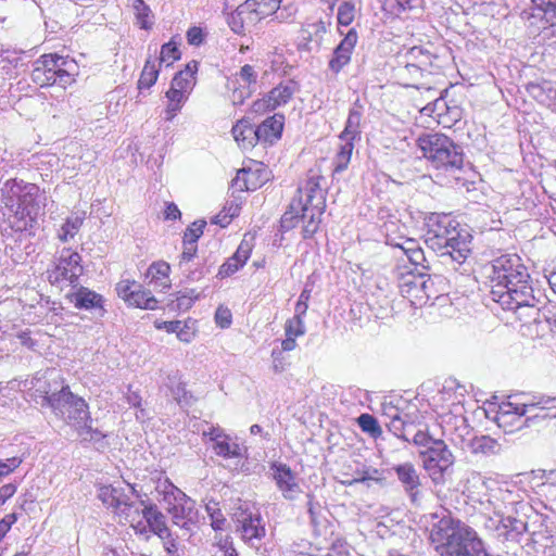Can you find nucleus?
<instances>
[{"mask_svg": "<svg viewBox=\"0 0 556 556\" xmlns=\"http://www.w3.org/2000/svg\"><path fill=\"white\" fill-rule=\"evenodd\" d=\"M43 194L35 184L22 179H8L0 189V231L10 249H24L29 253L30 240L38 229L37 216Z\"/></svg>", "mask_w": 556, "mask_h": 556, "instance_id": "f257e3e1", "label": "nucleus"}, {"mask_svg": "<svg viewBox=\"0 0 556 556\" xmlns=\"http://www.w3.org/2000/svg\"><path fill=\"white\" fill-rule=\"evenodd\" d=\"M425 243L457 270L470 252V236L447 214L432 213L426 218Z\"/></svg>", "mask_w": 556, "mask_h": 556, "instance_id": "f03ea898", "label": "nucleus"}, {"mask_svg": "<svg viewBox=\"0 0 556 556\" xmlns=\"http://www.w3.org/2000/svg\"><path fill=\"white\" fill-rule=\"evenodd\" d=\"M288 211L281 216L280 227L283 231L293 229L302 223V236L312 238L319 229L321 216L326 208V192L319 184V177H311L298 189Z\"/></svg>", "mask_w": 556, "mask_h": 556, "instance_id": "7ed1b4c3", "label": "nucleus"}, {"mask_svg": "<svg viewBox=\"0 0 556 556\" xmlns=\"http://www.w3.org/2000/svg\"><path fill=\"white\" fill-rule=\"evenodd\" d=\"M430 540L441 556H486L476 531L451 516L432 526Z\"/></svg>", "mask_w": 556, "mask_h": 556, "instance_id": "20e7f679", "label": "nucleus"}, {"mask_svg": "<svg viewBox=\"0 0 556 556\" xmlns=\"http://www.w3.org/2000/svg\"><path fill=\"white\" fill-rule=\"evenodd\" d=\"M530 275L526 267H519V273L500 285H491L489 311L498 315L500 308L505 312H516L521 307H535L540 300L535 296L531 287Z\"/></svg>", "mask_w": 556, "mask_h": 556, "instance_id": "39448f33", "label": "nucleus"}, {"mask_svg": "<svg viewBox=\"0 0 556 556\" xmlns=\"http://www.w3.org/2000/svg\"><path fill=\"white\" fill-rule=\"evenodd\" d=\"M132 496L139 497L134 486L129 485L128 491L123 486L112 484L101 485L98 490V498L119 521L129 522L137 534H147V526L142 517V508L147 505L144 501H132Z\"/></svg>", "mask_w": 556, "mask_h": 556, "instance_id": "423d86ee", "label": "nucleus"}, {"mask_svg": "<svg viewBox=\"0 0 556 556\" xmlns=\"http://www.w3.org/2000/svg\"><path fill=\"white\" fill-rule=\"evenodd\" d=\"M417 147L434 169L454 174L464 165L463 148L443 134H425L418 137Z\"/></svg>", "mask_w": 556, "mask_h": 556, "instance_id": "0eeeda50", "label": "nucleus"}, {"mask_svg": "<svg viewBox=\"0 0 556 556\" xmlns=\"http://www.w3.org/2000/svg\"><path fill=\"white\" fill-rule=\"evenodd\" d=\"M37 391L39 394L35 397L36 404L50 407L76 432L85 424L92 422L88 404L83 397L71 392L68 384L52 394H49L46 389Z\"/></svg>", "mask_w": 556, "mask_h": 556, "instance_id": "6e6552de", "label": "nucleus"}, {"mask_svg": "<svg viewBox=\"0 0 556 556\" xmlns=\"http://www.w3.org/2000/svg\"><path fill=\"white\" fill-rule=\"evenodd\" d=\"M523 409L521 413L511 412L510 409H501L496 412L493 417V422L498 429H502L505 433H511L515 430L520 429L522 420L521 416L527 413H531L534 409L544 412L543 414L535 413V417H556V399L548 396H540L538 401H530L523 403Z\"/></svg>", "mask_w": 556, "mask_h": 556, "instance_id": "1a4fd4ad", "label": "nucleus"}, {"mask_svg": "<svg viewBox=\"0 0 556 556\" xmlns=\"http://www.w3.org/2000/svg\"><path fill=\"white\" fill-rule=\"evenodd\" d=\"M424 468L431 480L435 483H443L444 476L454 464V456L442 440H437L429 448L420 452Z\"/></svg>", "mask_w": 556, "mask_h": 556, "instance_id": "9d476101", "label": "nucleus"}, {"mask_svg": "<svg viewBox=\"0 0 556 556\" xmlns=\"http://www.w3.org/2000/svg\"><path fill=\"white\" fill-rule=\"evenodd\" d=\"M84 268L81 257L77 252L71 249H63L58 258L55 268L49 278L53 282H67L72 287L78 286L79 277L83 275Z\"/></svg>", "mask_w": 556, "mask_h": 556, "instance_id": "9b49d317", "label": "nucleus"}, {"mask_svg": "<svg viewBox=\"0 0 556 556\" xmlns=\"http://www.w3.org/2000/svg\"><path fill=\"white\" fill-rule=\"evenodd\" d=\"M269 179L270 172L262 162L250 161L248 165L238 170L237 176L232 179V192L254 191Z\"/></svg>", "mask_w": 556, "mask_h": 556, "instance_id": "f8f14e48", "label": "nucleus"}, {"mask_svg": "<svg viewBox=\"0 0 556 556\" xmlns=\"http://www.w3.org/2000/svg\"><path fill=\"white\" fill-rule=\"evenodd\" d=\"M492 520L494 526L493 536L501 543L506 545L509 549L513 545L520 542L526 531V523L522 520L508 517H500L497 520Z\"/></svg>", "mask_w": 556, "mask_h": 556, "instance_id": "ddd939ff", "label": "nucleus"}, {"mask_svg": "<svg viewBox=\"0 0 556 556\" xmlns=\"http://www.w3.org/2000/svg\"><path fill=\"white\" fill-rule=\"evenodd\" d=\"M271 477L282 497L287 501H295L302 493L296 475L291 468L281 463H274L270 466Z\"/></svg>", "mask_w": 556, "mask_h": 556, "instance_id": "4468645a", "label": "nucleus"}, {"mask_svg": "<svg viewBox=\"0 0 556 556\" xmlns=\"http://www.w3.org/2000/svg\"><path fill=\"white\" fill-rule=\"evenodd\" d=\"M41 58L42 62H46L56 77H59L60 87L66 88L75 83L79 66L74 59L58 53L43 54Z\"/></svg>", "mask_w": 556, "mask_h": 556, "instance_id": "2eb2a0df", "label": "nucleus"}, {"mask_svg": "<svg viewBox=\"0 0 556 556\" xmlns=\"http://www.w3.org/2000/svg\"><path fill=\"white\" fill-rule=\"evenodd\" d=\"M492 273L489 274V280L492 285H500L509 279L514 274L519 273L520 258L516 254L489 255Z\"/></svg>", "mask_w": 556, "mask_h": 556, "instance_id": "dca6fc26", "label": "nucleus"}, {"mask_svg": "<svg viewBox=\"0 0 556 556\" xmlns=\"http://www.w3.org/2000/svg\"><path fill=\"white\" fill-rule=\"evenodd\" d=\"M241 539L251 547L258 548L266 534L265 523L260 514H243L239 520Z\"/></svg>", "mask_w": 556, "mask_h": 556, "instance_id": "f3484780", "label": "nucleus"}, {"mask_svg": "<svg viewBox=\"0 0 556 556\" xmlns=\"http://www.w3.org/2000/svg\"><path fill=\"white\" fill-rule=\"evenodd\" d=\"M298 90V84L293 80H287L273 88L266 99L255 101L253 110L260 112L262 110H275L276 108L288 103Z\"/></svg>", "mask_w": 556, "mask_h": 556, "instance_id": "a211bd4d", "label": "nucleus"}, {"mask_svg": "<svg viewBox=\"0 0 556 556\" xmlns=\"http://www.w3.org/2000/svg\"><path fill=\"white\" fill-rule=\"evenodd\" d=\"M357 40V31L354 28L349 29L344 38L334 48L332 56L329 60L328 66L332 73H340L341 70L351 62V56Z\"/></svg>", "mask_w": 556, "mask_h": 556, "instance_id": "6ab92c4d", "label": "nucleus"}, {"mask_svg": "<svg viewBox=\"0 0 556 556\" xmlns=\"http://www.w3.org/2000/svg\"><path fill=\"white\" fill-rule=\"evenodd\" d=\"M177 527L191 531L198 520L195 503L189 496L185 497L174 506L165 507Z\"/></svg>", "mask_w": 556, "mask_h": 556, "instance_id": "aec40b11", "label": "nucleus"}, {"mask_svg": "<svg viewBox=\"0 0 556 556\" xmlns=\"http://www.w3.org/2000/svg\"><path fill=\"white\" fill-rule=\"evenodd\" d=\"M399 288L401 294L413 305L422 306L427 304V295L422 291V288H425V274L414 275L408 273L403 275Z\"/></svg>", "mask_w": 556, "mask_h": 556, "instance_id": "412c9836", "label": "nucleus"}, {"mask_svg": "<svg viewBox=\"0 0 556 556\" xmlns=\"http://www.w3.org/2000/svg\"><path fill=\"white\" fill-rule=\"evenodd\" d=\"M205 226V220H195L186 229L182 240L184 251L178 264L180 270H187V264L194 258L198 251L197 241L203 235Z\"/></svg>", "mask_w": 556, "mask_h": 556, "instance_id": "4be33fe9", "label": "nucleus"}, {"mask_svg": "<svg viewBox=\"0 0 556 556\" xmlns=\"http://www.w3.org/2000/svg\"><path fill=\"white\" fill-rule=\"evenodd\" d=\"M393 469L405 493L409 496L413 503H416L421 495V481L417 469L410 463L400 464Z\"/></svg>", "mask_w": 556, "mask_h": 556, "instance_id": "5701e85b", "label": "nucleus"}, {"mask_svg": "<svg viewBox=\"0 0 556 556\" xmlns=\"http://www.w3.org/2000/svg\"><path fill=\"white\" fill-rule=\"evenodd\" d=\"M142 517L143 521L147 526V538H149V533L152 532L159 538H164V535H168V527L166 523L165 515L157 508V506L153 503H149L142 508Z\"/></svg>", "mask_w": 556, "mask_h": 556, "instance_id": "b1692460", "label": "nucleus"}, {"mask_svg": "<svg viewBox=\"0 0 556 556\" xmlns=\"http://www.w3.org/2000/svg\"><path fill=\"white\" fill-rule=\"evenodd\" d=\"M283 115L275 114L255 127L257 142L264 141L273 143L274 141L280 139L283 130Z\"/></svg>", "mask_w": 556, "mask_h": 556, "instance_id": "393cba45", "label": "nucleus"}, {"mask_svg": "<svg viewBox=\"0 0 556 556\" xmlns=\"http://www.w3.org/2000/svg\"><path fill=\"white\" fill-rule=\"evenodd\" d=\"M399 56L415 64L427 73H431V68L435 66L434 62L438 60V56L433 52L421 46L412 47L405 52L400 53Z\"/></svg>", "mask_w": 556, "mask_h": 556, "instance_id": "a878e982", "label": "nucleus"}, {"mask_svg": "<svg viewBox=\"0 0 556 556\" xmlns=\"http://www.w3.org/2000/svg\"><path fill=\"white\" fill-rule=\"evenodd\" d=\"M465 493L471 503L483 505L486 497V478L480 472H471L467 478Z\"/></svg>", "mask_w": 556, "mask_h": 556, "instance_id": "bb28decb", "label": "nucleus"}, {"mask_svg": "<svg viewBox=\"0 0 556 556\" xmlns=\"http://www.w3.org/2000/svg\"><path fill=\"white\" fill-rule=\"evenodd\" d=\"M387 243L401 249L414 265H421L425 262L424 251L415 239L400 237L399 241H394L388 237Z\"/></svg>", "mask_w": 556, "mask_h": 556, "instance_id": "cd10ccee", "label": "nucleus"}, {"mask_svg": "<svg viewBox=\"0 0 556 556\" xmlns=\"http://www.w3.org/2000/svg\"><path fill=\"white\" fill-rule=\"evenodd\" d=\"M425 71L413 63L397 56V65L394 68V75L403 86H415L414 83L419 80Z\"/></svg>", "mask_w": 556, "mask_h": 556, "instance_id": "c85d7f7f", "label": "nucleus"}, {"mask_svg": "<svg viewBox=\"0 0 556 556\" xmlns=\"http://www.w3.org/2000/svg\"><path fill=\"white\" fill-rule=\"evenodd\" d=\"M281 0H247L245 9L251 12V16L255 24L263 18L277 13Z\"/></svg>", "mask_w": 556, "mask_h": 556, "instance_id": "c756f323", "label": "nucleus"}, {"mask_svg": "<svg viewBox=\"0 0 556 556\" xmlns=\"http://www.w3.org/2000/svg\"><path fill=\"white\" fill-rule=\"evenodd\" d=\"M198 68L199 63L197 61L189 62L186 65L185 70L178 72L174 76L170 86L180 89L184 93H187V96H189L195 85L194 75L197 74Z\"/></svg>", "mask_w": 556, "mask_h": 556, "instance_id": "7c9ffc66", "label": "nucleus"}, {"mask_svg": "<svg viewBox=\"0 0 556 556\" xmlns=\"http://www.w3.org/2000/svg\"><path fill=\"white\" fill-rule=\"evenodd\" d=\"M231 132L237 143L244 150L253 148L257 142L255 127L245 119L239 121Z\"/></svg>", "mask_w": 556, "mask_h": 556, "instance_id": "2f4dec72", "label": "nucleus"}, {"mask_svg": "<svg viewBox=\"0 0 556 556\" xmlns=\"http://www.w3.org/2000/svg\"><path fill=\"white\" fill-rule=\"evenodd\" d=\"M531 16L538 17L551 27H556V0H531Z\"/></svg>", "mask_w": 556, "mask_h": 556, "instance_id": "473e14b6", "label": "nucleus"}, {"mask_svg": "<svg viewBox=\"0 0 556 556\" xmlns=\"http://www.w3.org/2000/svg\"><path fill=\"white\" fill-rule=\"evenodd\" d=\"M30 78L33 83L40 87L59 86V77L46 62H42L41 56L34 62Z\"/></svg>", "mask_w": 556, "mask_h": 556, "instance_id": "72a5a7b5", "label": "nucleus"}, {"mask_svg": "<svg viewBox=\"0 0 556 556\" xmlns=\"http://www.w3.org/2000/svg\"><path fill=\"white\" fill-rule=\"evenodd\" d=\"M416 417L412 414L407 413L400 418L394 420L386 421V426L390 432H392L396 438L410 442L409 434L415 427Z\"/></svg>", "mask_w": 556, "mask_h": 556, "instance_id": "f704fd0d", "label": "nucleus"}, {"mask_svg": "<svg viewBox=\"0 0 556 556\" xmlns=\"http://www.w3.org/2000/svg\"><path fill=\"white\" fill-rule=\"evenodd\" d=\"M74 303L77 308L103 311L102 295L84 287L74 294Z\"/></svg>", "mask_w": 556, "mask_h": 556, "instance_id": "c9c22d12", "label": "nucleus"}, {"mask_svg": "<svg viewBox=\"0 0 556 556\" xmlns=\"http://www.w3.org/2000/svg\"><path fill=\"white\" fill-rule=\"evenodd\" d=\"M128 5L134 11L137 25L141 29H151L154 24V15L150 7L143 0H128Z\"/></svg>", "mask_w": 556, "mask_h": 556, "instance_id": "e433bc0d", "label": "nucleus"}, {"mask_svg": "<svg viewBox=\"0 0 556 556\" xmlns=\"http://www.w3.org/2000/svg\"><path fill=\"white\" fill-rule=\"evenodd\" d=\"M228 25L236 34L244 31L245 27L256 25L251 16V12L245 9V4H240L235 12L228 16Z\"/></svg>", "mask_w": 556, "mask_h": 556, "instance_id": "4c0bfd02", "label": "nucleus"}, {"mask_svg": "<svg viewBox=\"0 0 556 556\" xmlns=\"http://www.w3.org/2000/svg\"><path fill=\"white\" fill-rule=\"evenodd\" d=\"M169 271L170 266L168 263L163 261L154 262L148 268L147 277L151 278V282H154L155 287L167 289L170 287Z\"/></svg>", "mask_w": 556, "mask_h": 556, "instance_id": "58836bf2", "label": "nucleus"}, {"mask_svg": "<svg viewBox=\"0 0 556 556\" xmlns=\"http://www.w3.org/2000/svg\"><path fill=\"white\" fill-rule=\"evenodd\" d=\"M156 492L159 495H162L160 501H162L166 507L174 506L176 503L187 497L181 490L167 479L157 484Z\"/></svg>", "mask_w": 556, "mask_h": 556, "instance_id": "ea45409f", "label": "nucleus"}, {"mask_svg": "<svg viewBox=\"0 0 556 556\" xmlns=\"http://www.w3.org/2000/svg\"><path fill=\"white\" fill-rule=\"evenodd\" d=\"M85 216L86 213L83 212L67 217L58 232L59 239L63 242H67L70 239H73L79 231L85 220Z\"/></svg>", "mask_w": 556, "mask_h": 556, "instance_id": "a19ab883", "label": "nucleus"}, {"mask_svg": "<svg viewBox=\"0 0 556 556\" xmlns=\"http://www.w3.org/2000/svg\"><path fill=\"white\" fill-rule=\"evenodd\" d=\"M76 433L81 442L93 443L98 450L108 446L106 434L98 428H92L91 422L85 424Z\"/></svg>", "mask_w": 556, "mask_h": 556, "instance_id": "79ce46f5", "label": "nucleus"}, {"mask_svg": "<svg viewBox=\"0 0 556 556\" xmlns=\"http://www.w3.org/2000/svg\"><path fill=\"white\" fill-rule=\"evenodd\" d=\"M361 119L362 112L356 109H351L345 123L343 131L340 134V139H348L355 141L361 138Z\"/></svg>", "mask_w": 556, "mask_h": 556, "instance_id": "37998d69", "label": "nucleus"}, {"mask_svg": "<svg viewBox=\"0 0 556 556\" xmlns=\"http://www.w3.org/2000/svg\"><path fill=\"white\" fill-rule=\"evenodd\" d=\"M156 63V59H152L151 56L147 59L138 80V89L140 91L151 88L156 83L160 73L159 65Z\"/></svg>", "mask_w": 556, "mask_h": 556, "instance_id": "c03bdc74", "label": "nucleus"}, {"mask_svg": "<svg viewBox=\"0 0 556 556\" xmlns=\"http://www.w3.org/2000/svg\"><path fill=\"white\" fill-rule=\"evenodd\" d=\"M527 90L540 102H545L546 100L556 102V87L551 81H543L541 84L530 83L527 86Z\"/></svg>", "mask_w": 556, "mask_h": 556, "instance_id": "a18cd8bd", "label": "nucleus"}, {"mask_svg": "<svg viewBox=\"0 0 556 556\" xmlns=\"http://www.w3.org/2000/svg\"><path fill=\"white\" fill-rule=\"evenodd\" d=\"M129 305L144 309L157 308V300L151 295L150 291L142 289L141 285L135 290L134 294L127 302Z\"/></svg>", "mask_w": 556, "mask_h": 556, "instance_id": "49530a36", "label": "nucleus"}, {"mask_svg": "<svg viewBox=\"0 0 556 556\" xmlns=\"http://www.w3.org/2000/svg\"><path fill=\"white\" fill-rule=\"evenodd\" d=\"M342 141L339 151L337 152L333 165L334 172L340 173L348 168L351 161L352 152L354 149V141L348 139H340Z\"/></svg>", "mask_w": 556, "mask_h": 556, "instance_id": "de8ad7c7", "label": "nucleus"}, {"mask_svg": "<svg viewBox=\"0 0 556 556\" xmlns=\"http://www.w3.org/2000/svg\"><path fill=\"white\" fill-rule=\"evenodd\" d=\"M356 422L361 430L370 438L376 440L382 435V428L375 416L363 413L357 417Z\"/></svg>", "mask_w": 556, "mask_h": 556, "instance_id": "09e8293b", "label": "nucleus"}, {"mask_svg": "<svg viewBox=\"0 0 556 556\" xmlns=\"http://www.w3.org/2000/svg\"><path fill=\"white\" fill-rule=\"evenodd\" d=\"M402 405L405 402L402 399L390 397L386 399L381 404V414L386 418V421L394 420L407 414Z\"/></svg>", "mask_w": 556, "mask_h": 556, "instance_id": "8fccbe9b", "label": "nucleus"}, {"mask_svg": "<svg viewBox=\"0 0 556 556\" xmlns=\"http://www.w3.org/2000/svg\"><path fill=\"white\" fill-rule=\"evenodd\" d=\"M215 454L224 458H235L241 456V447L238 443L231 442L229 437L226 435L224 439L212 445Z\"/></svg>", "mask_w": 556, "mask_h": 556, "instance_id": "3c124183", "label": "nucleus"}, {"mask_svg": "<svg viewBox=\"0 0 556 556\" xmlns=\"http://www.w3.org/2000/svg\"><path fill=\"white\" fill-rule=\"evenodd\" d=\"M422 0H383V9L394 15L421 7Z\"/></svg>", "mask_w": 556, "mask_h": 556, "instance_id": "603ef678", "label": "nucleus"}, {"mask_svg": "<svg viewBox=\"0 0 556 556\" xmlns=\"http://www.w3.org/2000/svg\"><path fill=\"white\" fill-rule=\"evenodd\" d=\"M235 80L240 87L255 91L257 85V73L252 65L245 64L235 75Z\"/></svg>", "mask_w": 556, "mask_h": 556, "instance_id": "864d4df0", "label": "nucleus"}, {"mask_svg": "<svg viewBox=\"0 0 556 556\" xmlns=\"http://www.w3.org/2000/svg\"><path fill=\"white\" fill-rule=\"evenodd\" d=\"M329 26L330 21L319 20L313 23H307L303 27V33L306 34L304 38L311 41L320 42Z\"/></svg>", "mask_w": 556, "mask_h": 556, "instance_id": "5fc2aeb1", "label": "nucleus"}, {"mask_svg": "<svg viewBox=\"0 0 556 556\" xmlns=\"http://www.w3.org/2000/svg\"><path fill=\"white\" fill-rule=\"evenodd\" d=\"M356 7L354 0L343 1L338 8V24L349 26L355 18Z\"/></svg>", "mask_w": 556, "mask_h": 556, "instance_id": "6e6d98bb", "label": "nucleus"}, {"mask_svg": "<svg viewBox=\"0 0 556 556\" xmlns=\"http://www.w3.org/2000/svg\"><path fill=\"white\" fill-rule=\"evenodd\" d=\"M241 210V202L237 199H233L231 201H228L224 211H226L225 215L222 219H219V216H216L212 222L214 224H219L220 226L225 227L230 223V220L238 216Z\"/></svg>", "mask_w": 556, "mask_h": 556, "instance_id": "4d7b16f0", "label": "nucleus"}, {"mask_svg": "<svg viewBox=\"0 0 556 556\" xmlns=\"http://www.w3.org/2000/svg\"><path fill=\"white\" fill-rule=\"evenodd\" d=\"M169 395L180 405L189 406L193 401V396L185 389V384H170L168 388Z\"/></svg>", "mask_w": 556, "mask_h": 556, "instance_id": "13d9d810", "label": "nucleus"}, {"mask_svg": "<svg viewBox=\"0 0 556 556\" xmlns=\"http://www.w3.org/2000/svg\"><path fill=\"white\" fill-rule=\"evenodd\" d=\"M180 58V51L174 41L164 43L161 47L159 63H167L170 65L174 61Z\"/></svg>", "mask_w": 556, "mask_h": 556, "instance_id": "bf43d9fd", "label": "nucleus"}, {"mask_svg": "<svg viewBox=\"0 0 556 556\" xmlns=\"http://www.w3.org/2000/svg\"><path fill=\"white\" fill-rule=\"evenodd\" d=\"M286 336L301 337L305 333V324L303 318L292 317L287 320L285 326Z\"/></svg>", "mask_w": 556, "mask_h": 556, "instance_id": "052dcab7", "label": "nucleus"}, {"mask_svg": "<svg viewBox=\"0 0 556 556\" xmlns=\"http://www.w3.org/2000/svg\"><path fill=\"white\" fill-rule=\"evenodd\" d=\"M138 286L139 283L136 282L135 280L126 279L117 283L116 291L119 298L128 302V300L131 298Z\"/></svg>", "mask_w": 556, "mask_h": 556, "instance_id": "680f3d73", "label": "nucleus"}, {"mask_svg": "<svg viewBox=\"0 0 556 556\" xmlns=\"http://www.w3.org/2000/svg\"><path fill=\"white\" fill-rule=\"evenodd\" d=\"M438 439H433L426 430H417L413 435L412 442L416 446L429 448V445L434 444Z\"/></svg>", "mask_w": 556, "mask_h": 556, "instance_id": "e2e57ef3", "label": "nucleus"}, {"mask_svg": "<svg viewBox=\"0 0 556 556\" xmlns=\"http://www.w3.org/2000/svg\"><path fill=\"white\" fill-rule=\"evenodd\" d=\"M22 464V459L20 457H11L5 460H0V479L9 476Z\"/></svg>", "mask_w": 556, "mask_h": 556, "instance_id": "0e129e2a", "label": "nucleus"}, {"mask_svg": "<svg viewBox=\"0 0 556 556\" xmlns=\"http://www.w3.org/2000/svg\"><path fill=\"white\" fill-rule=\"evenodd\" d=\"M215 321L220 328H228L232 321L230 309L219 306L215 312Z\"/></svg>", "mask_w": 556, "mask_h": 556, "instance_id": "69168bd1", "label": "nucleus"}, {"mask_svg": "<svg viewBox=\"0 0 556 556\" xmlns=\"http://www.w3.org/2000/svg\"><path fill=\"white\" fill-rule=\"evenodd\" d=\"M163 541V546L166 553L169 556H180L178 553V543L176 536L168 529V535H164V538H160Z\"/></svg>", "mask_w": 556, "mask_h": 556, "instance_id": "338daca9", "label": "nucleus"}, {"mask_svg": "<svg viewBox=\"0 0 556 556\" xmlns=\"http://www.w3.org/2000/svg\"><path fill=\"white\" fill-rule=\"evenodd\" d=\"M243 265L237 262L233 257L228 258L219 268L218 276L222 278L230 276L238 271Z\"/></svg>", "mask_w": 556, "mask_h": 556, "instance_id": "774afa93", "label": "nucleus"}]
</instances>
